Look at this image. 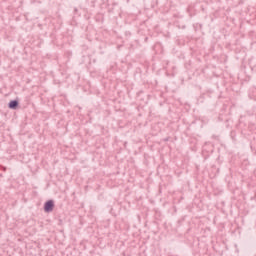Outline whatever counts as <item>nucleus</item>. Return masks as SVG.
Segmentation results:
<instances>
[{
	"label": "nucleus",
	"instance_id": "obj_2",
	"mask_svg": "<svg viewBox=\"0 0 256 256\" xmlns=\"http://www.w3.org/2000/svg\"><path fill=\"white\" fill-rule=\"evenodd\" d=\"M9 109H17L19 107V101L17 100H12L8 104Z\"/></svg>",
	"mask_w": 256,
	"mask_h": 256
},
{
	"label": "nucleus",
	"instance_id": "obj_1",
	"mask_svg": "<svg viewBox=\"0 0 256 256\" xmlns=\"http://www.w3.org/2000/svg\"><path fill=\"white\" fill-rule=\"evenodd\" d=\"M55 207V202L53 200H48L44 204V211L45 213H51Z\"/></svg>",
	"mask_w": 256,
	"mask_h": 256
}]
</instances>
